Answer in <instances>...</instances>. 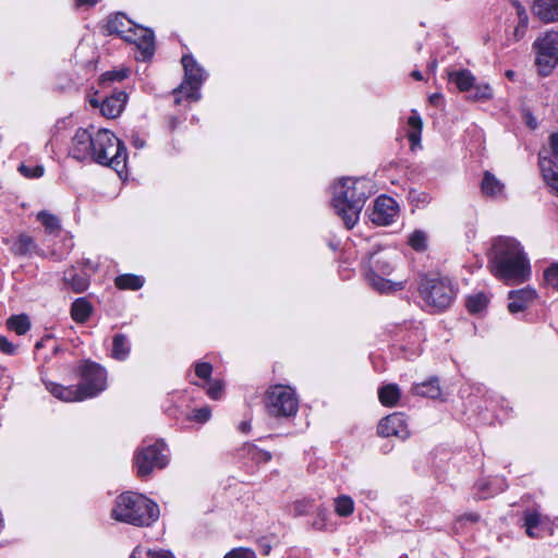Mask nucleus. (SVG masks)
<instances>
[{"label": "nucleus", "mask_w": 558, "mask_h": 558, "mask_svg": "<svg viewBox=\"0 0 558 558\" xmlns=\"http://www.w3.org/2000/svg\"><path fill=\"white\" fill-rule=\"evenodd\" d=\"M114 284L120 290H138L144 284V279L140 276L125 274L116 278Z\"/></svg>", "instance_id": "2f4dec72"}, {"label": "nucleus", "mask_w": 558, "mask_h": 558, "mask_svg": "<svg viewBox=\"0 0 558 558\" xmlns=\"http://www.w3.org/2000/svg\"><path fill=\"white\" fill-rule=\"evenodd\" d=\"M544 279L547 286L558 291V264H551L544 271Z\"/></svg>", "instance_id": "a18cd8bd"}, {"label": "nucleus", "mask_w": 558, "mask_h": 558, "mask_svg": "<svg viewBox=\"0 0 558 558\" xmlns=\"http://www.w3.org/2000/svg\"><path fill=\"white\" fill-rule=\"evenodd\" d=\"M511 3L513 5V8L515 9L517 15L519 19L518 24L513 31L514 40L518 41L521 38H523V36L526 32L527 24H529V16H527L525 8L518 0H513V1H511Z\"/></svg>", "instance_id": "7c9ffc66"}, {"label": "nucleus", "mask_w": 558, "mask_h": 558, "mask_svg": "<svg viewBox=\"0 0 558 558\" xmlns=\"http://www.w3.org/2000/svg\"><path fill=\"white\" fill-rule=\"evenodd\" d=\"M63 281L75 293H83L89 287V276L85 272L77 274L74 266L64 271Z\"/></svg>", "instance_id": "aec40b11"}, {"label": "nucleus", "mask_w": 558, "mask_h": 558, "mask_svg": "<svg viewBox=\"0 0 558 558\" xmlns=\"http://www.w3.org/2000/svg\"><path fill=\"white\" fill-rule=\"evenodd\" d=\"M182 65L184 68V80L182 84L173 90L175 98L174 102L180 105L182 101V94L186 99L197 101L201 97L199 88L205 80V72L192 56L185 54L182 57Z\"/></svg>", "instance_id": "423d86ee"}, {"label": "nucleus", "mask_w": 558, "mask_h": 558, "mask_svg": "<svg viewBox=\"0 0 558 558\" xmlns=\"http://www.w3.org/2000/svg\"><path fill=\"white\" fill-rule=\"evenodd\" d=\"M19 171L26 178H40L43 177L45 169L40 165L31 167L22 163L19 167Z\"/></svg>", "instance_id": "49530a36"}, {"label": "nucleus", "mask_w": 558, "mask_h": 558, "mask_svg": "<svg viewBox=\"0 0 558 558\" xmlns=\"http://www.w3.org/2000/svg\"><path fill=\"white\" fill-rule=\"evenodd\" d=\"M129 76L126 69L112 70L105 72L99 78V85L102 88L109 87L113 82H121Z\"/></svg>", "instance_id": "4c0bfd02"}, {"label": "nucleus", "mask_w": 558, "mask_h": 558, "mask_svg": "<svg viewBox=\"0 0 558 558\" xmlns=\"http://www.w3.org/2000/svg\"><path fill=\"white\" fill-rule=\"evenodd\" d=\"M92 312L93 306L85 298L76 299L71 305V317L80 324L87 322Z\"/></svg>", "instance_id": "a878e982"}, {"label": "nucleus", "mask_w": 558, "mask_h": 558, "mask_svg": "<svg viewBox=\"0 0 558 558\" xmlns=\"http://www.w3.org/2000/svg\"><path fill=\"white\" fill-rule=\"evenodd\" d=\"M113 519L136 526H149L159 518V507L146 496L125 492L116 499Z\"/></svg>", "instance_id": "7ed1b4c3"}, {"label": "nucleus", "mask_w": 558, "mask_h": 558, "mask_svg": "<svg viewBox=\"0 0 558 558\" xmlns=\"http://www.w3.org/2000/svg\"><path fill=\"white\" fill-rule=\"evenodd\" d=\"M114 142L116 135L111 131L107 129L98 130L94 134L92 160L102 166H109L120 173L123 171L122 151H117V155H113V157L106 156L107 149L112 148V143Z\"/></svg>", "instance_id": "1a4fd4ad"}, {"label": "nucleus", "mask_w": 558, "mask_h": 558, "mask_svg": "<svg viewBox=\"0 0 558 558\" xmlns=\"http://www.w3.org/2000/svg\"><path fill=\"white\" fill-rule=\"evenodd\" d=\"M99 0H75V3L77 7H93L95 5Z\"/></svg>", "instance_id": "13d9d810"}, {"label": "nucleus", "mask_w": 558, "mask_h": 558, "mask_svg": "<svg viewBox=\"0 0 558 558\" xmlns=\"http://www.w3.org/2000/svg\"><path fill=\"white\" fill-rule=\"evenodd\" d=\"M523 526L532 538L542 537V517L535 510H526L523 514Z\"/></svg>", "instance_id": "393cba45"}, {"label": "nucleus", "mask_w": 558, "mask_h": 558, "mask_svg": "<svg viewBox=\"0 0 558 558\" xmlns=\"http://www.w3.org/2000/svg\"><path fill=\"white\" fill-rule=\"evenodd\" d=\"M125 41L135 44L141 50L143 59L151 58L155 52L154 33L151 29L135 24L129 27L122 37Z\"/></svg>", "instance_id": "f8f14e48"}, {"label": "nucleus", "mask_w": 558, "mask_h": 558, "mask_svg": "<svg viewBox=\"0 0 558 558\" xmlns=\"http://www.w3.org/2000/svg\"><path fill=\"white\" fill-rule=\"evenodd\" d=\"M244 450L256 463H266L271 459L270 452L259 449L253 444H246Z\"/></svg>", "instance_id": "79ce46f5"}, {"label": "nucleus", "mask_w": 558, "mask_h": 558, "mask_svg": "<svg viewBox=\"0 0 558 558\" xmlns=\"http://www.w3.org/2000/svg\"><path fill=\"white\" fill-rule=\"evenodd\" d=\"M132 143L136 148H143L145 146V142L137 135L133 136Z\"/></svg>", "instance_id": "052dcab7"}, {"label": "nucleus", "mask_w": 558, "mask_h": 558, "mask_svg": "<svg viewBox=\"0 0 558 558\" xmlns=\"http://www.w3.org/2000/svg\"><path fill=\"white\" fill-rule=\"evenodd\" d=\"M492 274L506 282H523L530 275V263L521 244L513 238L499 236L488 254Z\"/></svg>", "instance_id": "f257e3e1"}, {"label": "nucleus", "mask_w": 558, "mask_h": 558, "mask_svg": "<svg viewBox=\"0 0 558 558\" xmlns=\"http://www.w3.org/2000/svg\"><path fill=\"white\" fill-rule=\"evenodd\" d=\"M532 10L545 23L558 21V0H534Z\"/></svg>", "instance_id": "6ab92c4d"}, {"label": "nucleus", "mask_w": 558, "mask_h": 558, "mask_svg": "<svg viewBox=\"0 0 558 558\" xmlns=\"http://www.w3.org/2000/svg\"><path fill=\"white\" fill-rule=\"evenodd\" d=\"M366 280L368 284L379 293H388L390 291H397L403 289V282H391L380 277L374 269H369L366 272Z\"/></svg>", "instance_id": "5701e85b"}, {"label": "nucleus", "mask_w": 558, "mask_h": 558, "mask_svg": "<svg viewBox=\"0 0 558 558\" xmlns=\"http://www.w3.org/2000/svg\"><path fill=\"white\" fill-rule=\"evenodd\" d=\"M37 220L41 222L48 233H57L61 229L59 218L47 211L38 213Z\"/></svg>", "instance_id": "e433bc0d"}, {"label": "nucleus", "mask_w": 558, "mask_h": 558, "mask_svg": "<svg viewBox=\"0 0 558 558\" xmlns=\"http://www.w3.org/2000/svg\"><path fill=\"white\" fill-rule=\"evenodd\" d=\"M10 251L14 256H31L32 254L44 255V252L38 247L34 238L28 234H20L12 241Z\"/></svg>", "instance_id": "f3484780"}, {"label": "nucleus", "mask_w": 558, "mask_h": 558, "mask_svg": "<svg viewBox=\"0 0 558 558\" xmlns=\"http://www.w3.org/2000/svg\"><path fill=\"white\" fill-rule=\"evenodd\" d=\"M413 395L436 399L440 396L441 389L439 386L438 378L433 377L429 380L414 384L411 388Z\"/></svg>", "instance_id": "b1692460"}, {"label": "nucleus", "mask_w": 558, "mask_h": 558, "mask_svg": "<svg viewBox=\"0 0 558 558\" xmlns=\"http://www.w3.org/2000/svg\"><path fill=\"white\" fill-rule=\"evenodd\" d=\"M192 417H193L194 421H196L198 423H205L210 417V410L207 407L196 409L193 412V416Z\"/></svg>", "instance_id": "603ef678"}, {"label": "nucleus", "mask_w": 558, "mask_h": 558, "mask_svg": "<svg viewBox=\"0 0 558 558\" xmlns=\"http://www.w3.org/2000/svg\"><path fill=\"white\" fill-rule=\"evenodd\" d=\"M225 558H256V555L251 548L239 547L227 553Z\"/></svg>", "instance_id": "09e8293b"}, {"label": "nucleus", "mask_w": 558, "mask_h": 558, "mask_svg": "<svg viewBox=\"0 0 558 558\" xmlns=\"http://www.w3.org/2000/svg\"><path fill=\"white\" fill-rule=\"evenodd\" d=\"M449 81L454 83L462 93H468L475 84V77L469 70L450 72Z\"/></svg>", "instance_id": "bb28decb"}, {"label": "nucleus", "mask_w": 558, "mask_h": 558, "mask_svg": "<svg viewBox=\"0 0 558 558\" xmlns=\"http://www.w3.org/2000/svg\"><path fill=\"white\" fill-rule=\"evenodd\" d=\"M398 214L399 206L397 202L390 196L380 195L374 203L371 220L378 226H389L395 221Z\"/></svg>", "instance_id": "ddd939ff"}, {"label": "nucleus", "mask_w": 558, "mask_h": 558, "mask_svg": "<svg viewBox=\"0 0 558 558\" xmlns=\"http://www.w3.org/2000/svg\"><path fill=\"white\" fill-rule=\"evenodd\" d=\"M84 265H85V267H92V263H90V260H89V259H86V260L84 262Z\"/></svg>", "instance_id": "774afa93"}, {"label": "nucleus", "mask_w": 558, "mask_h": 558, "mask_svg": "<svg viewBox=\"0 0 558 558\" xmlns=\"http://www.w3.org/2000/svg\"><path fill=\"white\" fill-rule=\"evenodd\" d=\"M117 151H122V156H123V169L125 168L126 166V158H128V155H126V147L124 145V143L122 141H120L117 136H116V142L112 143V148H108L107 149V153H106V156L107 157H113V155H117Z\"/></svg>", "instance_id": "de8ad7c7"}, {"label": "nucleus", "mask_w": 558, "mask_h": 558, "mask_svg": "<svg viewBox=\"0 0 558 558\" xmlns=\"http://www.w3.org/2000/svg\"><path fill=\"white\" fill-rule=\"evenodd\" d=\"M409 245L418 252H423L427 246V235L422 230H415L409 236Z\"/></svg>", "instance_id": "37998d69"}, {"label": "nucleus", "mask_w": 558, "mask_h": 558, "mask_svg": "<svg viewBox=\"0 0 558 558\" xmlns=\"http://www.w3.org/2000/svg\"><path fill=\"white\" fill-rule=\"evenodd\" d=\"M265 405L270 416L291 417L298 412L299 401L293 389L288 386L276 385L267 390Z\"/></svg>", "instance_id": "39448f33"}, {"label": "nucleus", "mask_w": 558, "mask_h": 558, "mask_svg": "<svg viewBox=\"0 0 558 558\" xmlns=\"http://www.w3.org/2000/svg\"><path fill=\"white\" fill-rule=\"evenodd\" d=\"M89 104H90L92 107L100 109L101 100H98L97 98H92L89 100Z\"/></svg>", "instance_id": "0e129e2a"}, {"label": "nucleus", "mask_w": 558, "mask_h": 558, "mask_svg": "<svg viewBox=\"0 0 558 558\" xmlns=\"http://www.w3.org/2000/svg\"><path fill=\"white\" fill-rule=\"evenodd\" d=\"M441 99H442V95L439 93H435V94L430 95L428 98L430 105L436 106V107L439 106Z\"/></svg>", "instance_id": "4d7b16f0"}, {"label": "nucleus", "mask_w": 558, "mask_h": 558, "mask_svg": "<svg viewBox=\"0 0 558 558\" xmlns=\"http://www.w3.org/2000/svg\"><path fill=\"white\" fill-rule=\"evenodd\" d=\"M409 199L417 208H422V207L426 206L429 203L430 196L426 192L417 191V190H411L409 192Z\"/></svg>", "instance_id": "c03bdc74"}, {"label": "nucleus", "mask_w": 558, "mask_h": 558, "mask_svg": "<svg viewBox=\"0 0 558 558\" xmlns=\"http://www.w3.org/2000/svg\"><path fill=\"white\" fill-rule=\"evenodd\" d=\"M239 429L242 433H248L251 430V423L248 421H243L239 425Z\"/></svg>", "instance_id": "680f3d73"}, {"label": "nucleus", "mask_w": 558, "mask_h": 558, "mask_svg": "<svg viewBox=\"0 0 558 558\" xmlns=\"http://www.w3.org/2000/svg\"><path fill=\"white\" fill-rule=\"evenodd\" d=\"M166 444L157 440L150 445L140 447L134 456V465L141 478L148 477L154 470L163 469L168 464V457L165 453Z\"/></svg>", "instance_id": "0eeeda50"}, {"label": "nucleus", "mask_w": 558, "mask_h": 558, "mask_svg": "<svg viewBox=\"0 0 558 558\" xmlns=\"http://www.w3.org/2000/svg\"><path fill=\"white\" fill-rule=\"evenodd\" d=\"M418 292L426 304L437 311L448 308L456 298L452 282L438 274L422 275Z\"/></svg>", "instance_id": "20e7f679"}, {"label": "nucleus", "mask_w": 558, "mask_h": 558, "mask_svg": "<svg viewBox=\"0 0 558 558\" xmlns=\"http://www.w3.org/2000/svg\"><path fill=\"white\" fill-rule=\"evenodd\" d=\"M412 77H414L416 81H422L423 80V76H422V73L420 71H413L411 73Z\"/></svg>", "instance_id": "69168bd1"}, {"label": "nucleus", "mask_w": 558, "mask_h": 558, "mask_svg": "<svg viewBox=\"0 0 558 558\" xmlns=\"http://www.w3.org/2000/svg\"><path fill=\"white\" fill-rule=\"evenodd\" d=\"M377 434L381 437L396 436L400 439H407L410 432L403 414L392 413L379 422L377 426Z\"/></svg>", "instance_id": "4468645a"}, {"label": "nucleus", "mask_w": 558, "mask_h": 558, "mask_svg": "<svg viewBox=\"0 0 558 558\" xmlns=\"http://www.w3.org/2000/svg\"><path fill=\"white\" fill-rule=\"evenodd\" d=\"M135 24L129 20L124 13H117L110 16L107 24L104 26L106 35H119L123 37L126 34L129 27H133Z\"/></svg>", "instance_id": "4be33fe9"}, {"label": "nucleus", "mask_w": 558, "mask_h": 558, "mask_svg": "<svg viewBox=\"0 0 558 558\" xmlns=\"http://www.w3.org/2000/svg\"><path fill=\"white\" fill-rule=\"evenodd\" d=\"M46 389L56 398L65 401H82L80 396V390L76 386H62L52 381H45Z\"/></svg>", "instance_id": "412c9836"}, {"label": "nucleus", "mask_w": 558, "mask_h": 558, "mask_svg": "<svg viewBox=\"0 0 558 558\" xmlns=\"http://www.w3.org/2000/svg\"><path fill=\"white\" fill-rule=\"evenodd\" d=\"M130 558H174V556L169 550H144L142 547L137 546L133 549Z\"/></svg>", "instance_id": "ea45409f"}, {"label": "nucleus", "mask_w": 558, "mask_h": 558, "mask_svg": "<svg viewBox=\"0 0 558 558\" xmlns=\"http://www.w3.org/2000/svg\"><path fill=\"white\" fill-rule=\"evenodd\" d=\"M505 185L489 171H485L481 190L486 196H497L502 193Z\"/></svg>", "instance_id": "c85d7f7f"}, {"label": "nucleus", "mask_w": 558, "mask_h": 558, "mask_svg": "<svg viewBox=\"0 0 558 558\" xmlns=\"http://www.w3.org/2000/svg\"><path fill=\"white\" fill-rule=\"evenodd\" d=\"M10 330L15 331L19 336L25 335L31 328V322L27 315H13L7 320Z\"/></svg>", "instance_id": "72a5a7b5"}, {"label": "nucleus", "mask_w": 558, "mask_h": 558, "mask_svg": "<svg viewBox=\"0 0 558 558\" xmlns=\"http://www.w3.org/2000/svg\"><path fill=\"white\" fill-rule=\"evenodd\" d=\"M259 548L263 555H268L270 553L271 546L268 543L259 542Z\"/></svg>", "instance_id": "bf43d9fd"}, {"label": "nucleus", "mask_w": 558, "mask_h": 558, "mask_svg": "<svg viewBox=\"0 0 558 558\" xmlns=\"http://www.w3.org/2000/svg\"><path fill=\"white\" fill-rule=\"evenodd\" d=\"M536 294L531 289H521L509 292L508 310L511 314L523 312L533 302Z\"/></svg>", "instance_id": "a211bd4d"}, {"label": "nucleus", "mask_w": 558, "mask_h": 558, "mask_svg": "<svg viewBox=\"0 0 558 558\" xmlns=\"http://www.w3.org/2000/svg\"><path fill=\"white\" fill-rule=\"evenodd\" d=\"M558 133L549 136V150L544 149L538 155V165L547 185L558 195Z\"/></svg>", "instance_id": "9d476101"}, {"label": "nucleus", "mask_w": 558, "mask_h": 558, "mask_svg": "<svg viewBox=\"0 0 558 558\" xmlns=\"http://www.w3.org/2000/svg\"><path fill=\"white\" fill-rule=\"evenodd\" d=\"M222 389V384L219 380H215L209 384L207 393L211 399L217 400L221 397Z\"/></svg>", "instance_id": "3c124183"}, {"label": "nucleus", "mask_w": 558, "mask_h": 558, "mask_svg": "<svg viewBox=\"0 0 558 558\" xmlns=\"http://www.w3.org/2000/svg\"><path fill=\"white\" fill-rule=\"evenodd\" d=\"M0 351L5 354L12 355L15 353L16 347L13 343H11L7 339V337L0 336Z\"/></svg>", "instance_id": "5fc2aeb1"}, {"label": "nucleus", "mask_w": 558, "mask_h": 558, "mask_svg": "<svg viewBox=\"0 0 558 558\" xmlns=\"http://www.w3.org/2000/svg\"><path fill=\"white\" fill-rule=\"evenodd\" d=\"M312 507L310 501L299 500L294 502L293 510L295 515H303L308 512V509Z\"/></svg>", "instance_id": "6e6d98bb"}, {"label": "nucleus", "mask_w": 558, "mask_h": 558, "mask_svg": "<svg viewBox=\"0 0 558 558\" xmlns=\"http://www.w3.org/2000/svg\"><path fill=\"white\" fill-rule=\"evenodd\" d=\"M335 511L340 517H349L354 511V502L351 497L342 495L335 500Z\"/></svg>", "instance_id": "a19ab883"}, {"label": "nucleus", "mask_w": 558, "mask_h": 558, "mask_svg": "<svg viewBox=\"0 0 558 558\" xmlns=\"http://www.w3.org/2000/svg\"><path fill=\"white\" fill-rule=\"evenodd\" d=\"M534 46L537 49L536 63L546 75L558 63V33L547 32Z\"/></svg>", "instance_id": "9b49d317"}, {"label": "nucleus", "mask_w": 558, "mask_h": 558, "mask_svg": "<svg viewBox=\"0 0 558 558\" xmlns=\"http://www.w3.org/2000/svg\"><path fill=\"white\" fill-rule=\"evenodd\" d=\"M82 383L76 386L81 400L93 398L106 389L107 372L99 364L85 361L80 368Z\"/></svg>", "instance_id": "6e6552de"}, {"label": "nucleus", "mask_w": 558, "mask_h": 558, "mask_svg": "<svg viewBox=\"0 0 558 558\" xmlns=\"http://www.w3.org/2000/svg\"><path fill=\"white\" fill-rule=\"evenodd\" d=\"M213 372V366L206 362H199L195 364V374L202 379H209Z\"/></svg>", "instance_id": "8fccbe9b"}, {"label": "nucleus", "mask_w": 558, "mask_h": 558, "mask_svg": "<svg viewBox=\"0 0 558 558\" xmlns=\"http://www.w3.org/2000/svg\"><path fill=\"white\" fill-rule=\"evenodd\" d=\"M93 140L94 134H90L87 129H77L72 137L69 155L78 161L92 159Z\"/></svg>", "instance_id": "2eb2a0df"}, {"label": "nucleus", "mask_w": 558, "mask_h": 558, "mask_svg": "<svg viewBox=\"0 0 558 558\" xmlns=\"http://www.w3.org/2000/svg\"><path fill=\"white\" fill-rule=\"evenodd\" d=\"M327 514H328L327 509H325V508L319 509L317 512V519L313 522V527L316 530H319V531L325 530V527H326L325 521H326Z\"/></svg>", "instance_id": "864d4df0"}, {"label": "nucleus", "mask_w": 558, "mask_h": 558, "mask_svg": "<svg viewBox=\"0 0 558 558\" xmlns=\"http://www.w3.org/2000/svg\"><path fill=\"white\" fill-rule=\"evenodd\" d=\"M526 123L531 129H536L537 126L536 120L532 117L531 113L526 114Z\"/></svg>", "instance_id": "e2e57ef3"}, {"label": "nucleus", "mask_w": 558, "mask_h": 558, "mask_svg": "<svg viewBox=\"0 0 558 558\" xmlns=\"http://www.w3.org/2000/svg\"><path fill=\"white\" fill-rule=\"evenodd\" d=\"M488 303V298L485 293L480 292L473 295H469L465 302L468 311L472 314L481 313Z\"/></svg>", "instance_id": "c9c22d12"}, {"label": "nucleus", "mask_w": 558, "mask_h": 558, "mask_svg": "<svg viewBox=\"0 0 558 558\" xmlns=\"http://www.w3.org/2000/svg\"><path fill=\"white\" fill-rule=\"evenodd\" d=\"M408 124L411 131L408 133V138L411 142L412 147L420 143L423 122L421 117L415 110H412V114L408 119Z\"/></svg>", "instance_id": "473e14b6"}, {"label": "nucleus", "mask_w": 558, "mask_h": 558, "mask_svg": "<svg viewBox=\"0 0 558 558\" xmlns=\"http://www.w3.org/2000/svg\"><path fill=\"white\" fill-rule=\"evenodd\" d=\"M466 94V99L472 101H486L493 97V90L488 84H474Z\"/></svg>", "instance_id": "f704fd0d"}, {"label": "nucleus", "mask_w": 558, "mask_h": 558, "mask_svg": "<svg viewBox=\"0 0 558 558\" xmlns=\"http://www.w3.org/2000/svg\"><path fill=\"white\" fill-rule=\"evenodd\" d=\"M128 100V94L123 90L113 92L101 99L100 112L108 119H114L121 114Z\"/></svg>", "instance_id": "dca6fc26"}, {"label": "nucleus", "mask_w": 558, "mask_h": 558, "mask_svg": "<svg viewBox=\"0 0 558 558\" xmlns=\"http://www.w3.org/2000/svg\"><path fill=\"white\" fill-rule=\"evenodd\" d=\"M376 255L377 254L371 255V262L373 264L371 269H374L375 272H380L383 275H390L393 269L390 258L386 255L378 257H376Z\"/></svg>", "instance_id": "58836bf2"}, {"label": "nucleus", "mask_w": 558, "mask_h": 558, "mask_svg": "<svg viewBox=\"0 0 558 558\" xmlns=\"http://www.w3.org/2000/svg\"><path fill=\"white\" fill-rule=\"evenodd\" d=\"M506 75H507V77L512 78L514 73H513V71L509 70L506 72Z\"/></svg>", "instance_id": "338daca9"}, {"label": "nucleus", "mask_w": 558, "mask_h": 558, "mask_svg": "<svg viewBox=\"0 0 558 558\" xmlns=\"http://www.w3.org/2000/svg\"><path fill=\"white\" fill-rule=\"evenodd\" d=\"M369 193L365 180L342 178L333 185L331 204L348 229L357 222Z\"/></svg>", "instance_id": "f03ea898"}, {"label": "nucleus", "mask_w": 558, "mask_h": 558, "mask_svg": "<svg viewBox=\"0 0 558 558\" xmlns=\"http://www.w3.org/2000/svg\"><path fill=\"white\" fill-rule=\"evenodd\" d=\"M401 397V391L396 384H387L378 389V398L383 405L395 407Z\"/></svg>", "instance_id": "cd10ccee"}, {"label": "nucleus", "mask_w": 558, "mask_h": 558, "mask_svg": "<svg viewBox=\"0 0 558 558\" xmlns=\"http://www.w3.org/2000/svg\"><path fill=\"white\" fill-rule=\"evenodd\" d=\"M130 354L129 339L123 333H117L112 339L111 356L118 361H124Z\"/></svg>", "instance_id": "c756f323"}]
</instances>
